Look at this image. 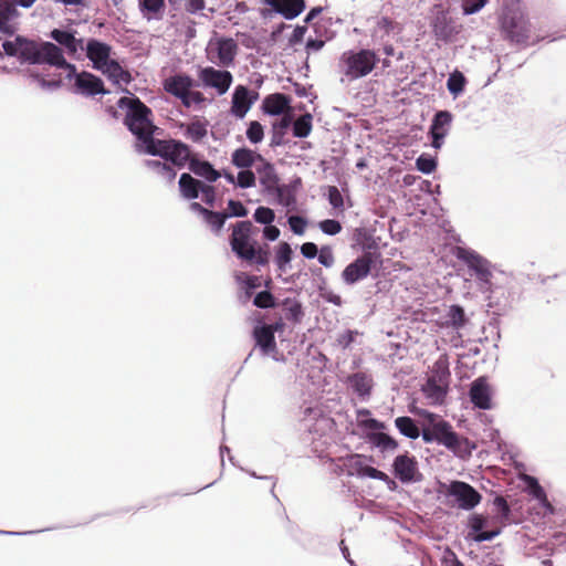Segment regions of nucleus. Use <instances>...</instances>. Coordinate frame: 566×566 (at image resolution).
Returning <instances> with one entry per match:
<instances>
[{
  "instance_id": "nucleus-1",
  "label": "nucleus",
  "mask_w": 566,
  "mask_h": 566,
  "mask_svg": "<svg viewBox=\"0 0 566 566\" xmlns=\"http://www.w3.org/2000/svg\"><path fill=\"white\" fill-rule=\"evenodd\" d=\"M419 415L428 422L421 429V437L426 443L437 442L461 459L471 457L475 446L468 438L458 434L447 420L428 410H421Z\"/></svg>"
},
{
  "instance_id": "nucleus-2",
  "label": "nucleus",
  "mask_w": 566,
  "mask_h": 566,
  "mask_svg": "<svg viewBox=\"0 0 566 566\" xmlns=\"http://www.w3.org/2000/svg\"><path fill=\"white\" fill-rule=\"evenodd\" d=\"M118 106L128 108L124 124L144 144V148L151 145L156 139L154 134L157 129L153 120V111L138 97H122L118 101Z\"/></svg>"
},
{
  "instance_id": "nucleus-3",
  "label": "nucleus",
  "mask_w": 566,
  "mask_h": 566,
  "mask_svg": "<svg viewBox=\"0 0 566 566\" xmlns=\"http://www.w3.org/2000/svg\"><path fill=\"white\" fill-rule=\"evenodd\" d=\"M151 156H158L172 166L184 168L191 161L193 153L190 146L179 139H155L151 145L144 148Z\"/></svg>"
},
{
  "instance_id": "nucleus-4",
  "label": "nucleus",
  "mask_w": 566,
  "mask_h": 566,
  "mask_svg": "<svg viewBox=\"0 0 566 566\" xmlns=\"http://www.w3.org/2000/svg\"><path fill=\"white\" fill-rule=\"evenodd\" d=\"M379 59L369 49H361L357 52L346 51L339 59V65L345 76L349 80H357L367 76L376 67Z\"/></svg>"
},
{
  "instance_id": "nucleus-5",
  "label": "nucleus",
  "mask_w": 566,
  "mask_h": 566,
  "mask_svg": "<svg viewBox=\"0 0 566 566\" xmlns=\"http://www.w3.org/2000/svg\"><path fill=\"white\" fill-rule=\"evenodd\" d=\"M258 229L249 220L239 221L232 226V233L230 235V247L232 252L240 259L244 260L252 256L251 248L256 244L253 234Z\"/></svg>"
},
{
  "instance_id": "nucleus-6",
  "label": "nucleus",
  "mask_w": 566,
  "mask_h": 566,
  "mask_svg": "<svg viewBox=\"0 0 566 566\" xmlns=\"http://www.w3.org/2000/svg\"><path fill=\"white\" fill-rule=\"evenodd\" d=\"M450 371L448 366L439 360L434 364L433 375L428 378L422 390L432 403H442L447 396L448 378Z\"/></svg>"
},
{
  "instance_id": "nucleus-7",
  "label": "nucleus",
  "mask_w": 566,
  "mask_h": 566,
  "mask_svg": "<svg viewBox=\"0 0 566 566\" xmlns=\"http://www.w3.org/2000/svg\"><path fill=\"white\" fill-rule=\"evenodd\" d=\"M379 258L380 254L376 252L368 251L363 253L343 270L342 279L348 285L366 279L371 271V266Z\"/></svg>"
},
{
  "instance_id": "nucleus-8",
  "label": "nucleus",
  "mask_w": 566,
  "mask_h": 566,
  "mask_svg": "<svg viewBox=\"0 0 566 566\" xmlns=\"http://www.w3.org/2000/svg\"><path fill=\"white\" fill-rule=\"evenodd\" d=\"M198 78L203 87L213 88L219 95L226 94L233 82L231 72L212 66L200 67Z\"/></svg>"
},
{
  "instance_id": "nucleus-9",
  "label": "nucleus",
  "mask_w": 566,
  "mask_h": 566,
  "mask_svg": "<svg viewBox=\"0 0 566 566\" xmlns=\"http://www.w3.org/2000/svg\"><path fill=\"white\" fill-rule=\"evenodd\" d=\"M447 494L454 497L458 506L462 510H472L482 499L472 485L462 481H452L448 486Z\"/></svg>"
},
{
  "instance_id": "nucleus-10",
  "label": "nucleus",
  "mask_w": 566,
  "mask_h": 566,
  "mask_svg": "<svg viewBox=\"0 0 566 566\" xmlns=\"http://www.w3.org/2000/svg\"><path fill=\"white\" fill-rule=\"evenodd\" d=\"M502 30L511 41L523 43L530 39L531 23L523 14L514 13L504 17Z\"/></svg>"
},
{
  "instance_id": "nucleus-11",
  "label": "nucleus",
  "mask_w": 566,
  "mask_h": 566,
  "mask_svg": "<svg viewBox=\"0 0 566 566\" xmlns=\"http://www.w3.org/2000/svg\"><path fill=\"white\" fill-rule=\"evenodd\" d=\"M193 85H195L193 80L188 74H185V73L171 75V76L167 77L163 83L164 90L168 94L179 98L181 101L182 105L188 104V101H185V98L187 97L188 91Z\"/></svg>"
},
{
  "instance_id": "nucleus-12",
  "label": "nucleus",
  "mask_w": 566,
  "mask_h": 566,
  "mask_svg": "<svg viewBox=\"0 0 566 566\" xmlns=\"http://www.w3.org/2000/svg\"><path fill=\"white\" fill-rule=\"evenodd\" d=\"M392 469L395 476L402 483L416 481V475L419 473L416 458L409 455L408 452L396 457Z\"/></svg>"
},
{
  "instance_id": "nucleus-13",
  "label": "nucleus",
  "mask_w": 566,
  "mask_h": 566,
  "mask_svg": "<svg viewBox=\"0 0 566 566\" xmlns=\"http://www.w3.org/2000/svg\"><path fill=\"white\" fill-rule=\"evenodd\" d=\"M451 122L452 114L449 111H439L434 114L429 132L433 148H441L443 139L448 135Z\"/></svg>"
},
{
  "instance_id": "nucleus-14",
  "label": "nucleus",
  "mask_w": 566,
  "mask_h": 566,
  "mask_svg": "<svg viewBox=\"0 0 566 566\" xmlns=\"http://www.w3.org/2000/svg\"><path fill=\"white\" fill-rule=\"evenodd\" d=\"M74 85L76 87V92L87 96L107 93L103 81L98 76L86 71L75 75Z\"/></svg>"
},
{
  "instance_id": "nucleus-15",
  "label": "nucleus",
  "mask_w": 566,
  "mask_h": 566,
  "mask_svg": "<svg viewBox=\"0 0 566 566\" xmlns=\"http://www.w3.org/2000/svg\"><path fill=\"white\" fill-rule=\"evenodd\" d=\"M458 258L464 261L468 266L475 272L479 280L489 282L492 276L489 262L475 253L474 251L461 249L458 253Z\"/></svg>"
},
{
  "instance_id": "nucleus-16",
  "label": "nucleus",
  "mask_w": 566,
  "mask_h": 566,
  "mask_svg": "<svg viewBox=\"0 0 566 566\" xmlns=\"http://www.w3.org/2000/svg\"><path fill=\"white\" fill-rule=\"evenodd\" d=\"M217 61L216 63L222 67L233 65L239 51L238 43L232 38H221L216 43ZM212 62L214 60L210 57Z\"/></svg>"
},
{
  "instance_id": "nucleus-17",
  "label": "nucleus",
  "mask_w": 566,
  "mask_h": 566,
  "mask_svg": "<svg viewBox=\"0 0 566 566\" xmlns=\"http://www.w3.org/2000/svg\"><path fill=\"white\" fill-rule=\"evenodd\" d=\"M112 48L107 43L96 39L88 40L86 44V56L92 61L94 69L102 70L111 60Z\"/></svg>"
},
{
  "instance_id": "nucleus-18",
  "label": "nucleus",
  "mask_w": 566,
  "mask_h": 566,
  "mask_svg": "<svg viewBox=\"0 0 566 566\" xmlns=\"http://www.w3.org/2000/svg\"><path fill=\"white\" fill-rule=\"evenodd\" d=\"M470 400L479 409H490L491 403V389L484 377L475 379L470 388Z\"/></svg>"
},
{
  "instance_id": "nucleus-19",
  "label": "nucleus",
  "mask_w": 566,
  "mask_h": 566,
  "mask_svg": "<svg viewBox=\"0 0 566 566\" xmlns=\"http://www.w3.org/2000/svg\"><path fill=\"white\" fill-rule=\"evenodd\" d=\"M256 97L258 94L250 97V92L245 86H237L232 95L231 113L238 118H243Z\"/></svg>"
},
{
  "instance_id": "nucleus-20",
  "label": "nucleus",
  "mask_w": 566,
  "mask_h": 566,
  "mask_svg": "<svg viewBox=\"0 0 566 566\" xmlns=\"http://www.w3.org/2000/svg\"><path fill=\"white\" fill-rule=\"evenodd\" d=\"M275 12L292 20L305 9V0H264Z\"/></svg>"
},
{
  "instance_id": "nucleus-21",
  "label": "nucleus",
  "mask_w": 566,
  "mask_h": 566,
  "mask_svg": "<svg viewBox=\"0 0 566 566\" xmlns=\"http://www.w3.org/2000/svg\"><path fill=\"white\" fill-rule=\"evenodd\" d=\"M50 36L63 46L70 56L76 55L77 51L83 49V39H76L73 32L53 29Z\"/></svg>"
},
{
  "instance_id": "nucleus-22",
  "label": "nucleus",
  "mask_w": 566,
  "mask_h": 566,
  "mask_svg": "<svg viewBox=\"0 0 566 566\" xmlns=\"http://www.w3.org/2000/svg\"><path fill=\"white\" fill-rule=\"evenodd\" d=\"M252 335L255 340V345L260 347L264 355L276 352L277 346L275 342V335L272 333L270 327H266V324L255 326L253 328Z\"/></svg>"
},
{
  "instance_id": "nucleus-23",
  "label": "nucleus",
  "mask_w": 566,
  "mask_h": 566,
  "mask_svg": "<svg viewBox=\"0 0 566 566\" xmlns=\"http://www.w3.org/2000/svg\"><path fill=\"white\" fill-rule=\"evenodd\" d=\"M40 64H49L59 67L66 65V60L63 55L62 49L52 42L41 43Z\"/></svg>"
},
{
  "instance_id": "nucleus-24",
  "label": "nucleus",
  "mask_w": 566,
  "mask_h": 566,
  "mask_svg": "<svg viewBox=\"0 0 566 566\" xmlns=\"http://www.w3.org/2000/svg\"><path fill=\"white\" fill-rule=\"evenodd\" d=\"M290 98L282 94L275 93L268 95L262 103V109L269 115H281L290 107Z\"/></svg>"
},
{
  "instance_id": "nucleus-25",
  "label": "nucleus",
  "mask_w": 566,
  "mask_h": 566,
  "mask_svg": "<svg viewBox=\"0 0 566 566\" xmlns=\"http://www.w3.org/2000/svg\"><path fill=\"white\" fill-rule=\"evenodd\" d=\"M19 11L11 0H0V32L12 35L14 28L10 24V20L19 17Z\"/></svg>"
},
{
  "instance_id": "nucleus-26",
  "label": "nucleus",
  "mask_w": 566,
  "mask_h": 566,
  "mask_svg": "<svg viewBox=\"0 0 566 566\" xmlns=\"http://www.w3.org/2000/svg\"><path fill=\"white\" fill-rule=\"evenodd\" d=\"M188 167L195 175L202 177L210 182L217 181L221 176V174L216 170L209 161L200 160L197 154L193 155Z\"/></svg>"
},
{
  "instance_id": "nucleus-27",
  "label": "nucleus",
  "mask_w": 566,
  "mask_h": 566,
  "mask_svg": "<svg viewBox=\"0 0 566 566\" xmlns=\"http://www.w3.org/2000/svg\"><path fill=\"white\" fill-rule=\"evenodd\" d=\"M255 161H263V157L245 147L235 149L231 156V163L241 169H249Z\"/></svg>"
},
{
  "instance_id": "nucleus-28",
  "label": "nucleus",
  "mask_w": 566,
  "mask_h": 566,
  "mask_svg": "<svg viewBox=\"0 0 566 566\" xmlns=\"http://www.w3.org/2000/svg\"><path fill=\"white\" fill-rule=\"evenodd\" d=\"M261 163H262V165L258 168V174L260 176V182L268 191H274L276 188L280 187L279 177L275 172V168L272 164L266 161L264 158H263V161H261Z\"/></svg>"
},
{
  "instance_id": "nucleus-29",
  "label": "nucleus",
  "mask_w": 566,
  "mask_h": 566,
  "mask_svg": "<svg viewBox=\"0 0 566 566\" xmlns=\"http://www.w3.org/2000/svg\"><path fill=\"white\" fill-rule=\"evenodd\" d=\"M101 71L116 84L120 82L128 84L132 81L129 72L115 60H109Z\"/></svg>"
},
{
  "instance_id": "nucleus-30",
  "label": "nucleus",
  "mask_w": 566,
  "mask_h": 566,
  "mask_svg": "<svg viewBox=\"0 0 566 566\" xmlns=\"http://www.w3.org/2000/svg\"><path fill=\"white\" fill-rule=\"evenodd\" d=\"M202 182L195 179L190 174L184 172L179 178V189L186 199H197L199 197Z\"/></svg>"
},
{
  "instance_id": "nucleus-31",
  "label": "nucleus",
  "mask_w": 566,
  "mask_h": 566,
  "mask_svg": "<svg viewBox=\"0 0 566 566\" xmlns=\"http://www.w3.org/2000/svg\"><path fill=\"white\" fill-rule=\"evenodd\" d=\"M368 441L381 452H394L399 443L396 439L385 432H371L367 434Z\"/></svg>"
},
{
  "instance_id": "nucleus-32",
  "label": "nucleus",
  "mask_w": 566,
  "mask_h": 566,
  "mask_svg": "<svg viewBox=\"0 0 566 566\" xmlns=\"http://www.w3.org/2000/svg\"><path fill=\"white\" fill-rule=\"evenodd\" d=\"M208 123L193 120L189 124H181L180 128H185L184 135L192 143H200L208 135Z\"/></svg>"
},
{
  "instance_id": "nucleus-33",
  "label": "nucleus",
  "mask_w": 566,
  "mask_h": 566,
  "mask_svg": "<svg viewBox=\"0 0 566 566\" xmlns=\"http://www.w3.org/2000/svg\"><path fill=\"white\" fill-rule=\"evenodd\" d=\"M138 6L144 18L159 20L165 9V0H139Z\"/></svg>"
},
{
  "instance_id": "nucleus-34",
  "label": "nucleus",
  "mask_w": 566,
  "mask_h": 566,
  "mask_svg": "<svg viewBox=\"0 0 566 566\" xmlns=\"http://www.w3.org/2000/svg\"><path fill=\"white\" fill-rule=\"evenodd\" d=\"M17 42L22 44L20 50L21 59L32 64H40L41 44L33 41H27L20 36L17 38Z\"/></svg>"
},
{
  "instance_id": "nucleus-35",
  "label": "nucleus",
  "mask_w": 566,
  "mask_h": 566,
  "mask_svg": "<svg viewBox=\"0 0 566 566\" xmlns=\"http://www.w3.org/2000/svg\"><path fill=\"white\" fill-rule=\"evenodd\" d=\"M395 426L402 436L409 439L415 440L421 436V431L417 426L416 421L408 416H401L396 418Z\"/></svg>"
},
{
  "instance_id": "nucleus-36",
  "label": "nucleus",
  "mask_w": 566,
  "mask_h": 566,
  "mask_svg": "<svg viewBox=\"0 0 566 566\" xmlns=\"http://www.w3.org/2000/svg\"><path fill=\"white\" fill-rule=\"evenodd\" d=\"M146 166L169 182H172L177 176L174 166L166 161L150 159L146 161Z\"/></svg>"
},
{
  "instance_id": "nucleus-37",
  "label": "nucleus",
  "mask_w": 566,
  "mask_h": 566,
  "mask_svg": "<svg viewBox=\"0 0 566 566\" xmlns=\"http://www.w3.org/2000/svg\"><path fill=\"white\" fill-rule=\"evenodd\" d=\"M349 382L359 396H369L373 386V380L369 376L357 373L349 377Z\"/></svg>"
},
{
  "instance_id": "nucleus-38",
  "label": "nucleus",
  "mask_w": 566,
  "mask_h": 566,
  "mask_svg": "<svg viewBox=\"0 0 566 566\" xmlns=\"http://www.w3.org/2000/svg\"><path fill=\"white\" fill-rule=\"evenodd\" d=\"M432 31L437 40L449 41L454 34L453 28L449 24L444 17L437 18L432 25Z\"/></svg>"
},
{
  "instance_id": "nucleus-39",
  "label": "nucleus",
  "mask_w": 566,
  "mask_h": 566,
  "mask_svg": "<svg viewBox=\"0 0 566 566\" xmlns=\"http://www.w3.org/2000/svg\"><path fill=\"white\" fill-rule=\"evenodd\" d=\"M524 481L526 482L530 494L532 496L538 500L543 505L552 507L544 489L539 485L538 481L534 476L525 475Z\"/></svg>"
},
{
  "instance_id": "nucleus-40",
  "label": "nucleus",
  "mask_w": 566,
  "mask_h": 566,
  "mask_svg": "<svg viewBox=\"0 0 566 566\" xmlns=\"http://www.w3.org/2000/svg\"><path fill=\"white\" fill-rule=\"evenodd\" d=\"M312 115L306 113L293 124V135L298 138L307 137L312 130Z\"/></svg>"
},
{
  "instance_id": "nucleus-41",
  "label": "nucleus",
  "mask_w": 566,
  "mask_h": 566,
  "mask_svg": "<svg viewBox=\"0 0 566 566\" xmlns=\"http://www.w3.org/2000/svg\"><path fill=\"white\" fill-rule=\"evenodd\" d=\"M229 218L227 212L206 211L203 216L205 221L211 228L214 233H219L224 226L226 220Z\"/></svg>"
},
{
  "instance_id": "nucleus-42",
  "label": "nucleus",
  "mask_w": 566,
  "mask_h": 566,
  "mask_svg": "<svg viewBox=\"0 0 566 566\" xmlns=\"http://www.w3.org/2000/svg\"><path fill=\"white\" fill-rule=\"evenodd\" d=\"M283 305L285 318L293 323H300L304 315L301 303L287 298L284 301Z\"/></svg>"
},
{
  "instance_id": "nucleus-43",
  "label": "nucleus",
  "mask_w": 566,
  "mask_h": 566,
  "mask_svg": "<svg viewBox=\"0 0 566 566\" xmlns=\"http://www.w3.org/2000/svg\"><path fill=\"white\" fill-rule=\"evenodd\" d=\"M253 255L245 258L243 261L249 263H255L256 265H268L270 262V251L266 248L260 247L258 243L251 248Z\"/></svg>"
},
{
  "instance_id": "nucleus-44",
  "label": "nucleus",
  "mask_w": 566,
  "mask_h": 566,
  "mask_svg": "<svg viewBox=\"0 0 566 566\" xmlns=\"http://www.w3.org/2000/svg\"><path fill=\"white\" fill-rule=\"evenodd\" d=\"M449 324L455 328H462L467 324L464 310L459 305H452L448 313Z\"/></svg>"
},
{
  "instance_id": "nucleus-45",
  "label": "nucleus",
  "mask_w": 566,
  "mask_h": 566,
  "mask_svg": "<svg viewBox=\"0 0 566 566\" xmlns=\"http://www.w3.org/2000/svg\"><path fill=\"white\" fill-rule=\"evenodd\" d=\"M292 249L291 245L287 242H281L277 245L276 254H275V262L280 270H284L286 264L292 259Z\"/></svg>"
},
{
  "instance_id": "nucleus-46",
  "label": "nucleus",
  "mask_w": 566,
  "mask_h": 566,
  "mask_svg": "<svg viewBox=\"0 0 566 566\" xmlns=\"http://www.w3.org/2000/svg\"><path fill=\"white\" fill-rule=\"evenodd\" d=\"M464 85L465 77L459 71H454L453 73H451L447 81V87L449 92L453 95L460 94L464 90Z\"/></svg>"
},
{
  "instance_id": "nucleus-47",
  "label": "nucleus",
  "mask_w": 566,
  "mask_h": 566,
  "mask_svg": "<svg viewBox=\"0 0 566 566\" xmlns=\"http://www.w3.org/2000/svg\"><path fill=\"white\" fill-rule=\"evenodd\" d=\"M247 137L252 144H259L264 138V129L261 123L252 120L247 129Z\"/></svg>"
},
{
  "instance_id": "nucleus-48",
  "label": "nucleus",
  "mask_w": 566,
  "mask_h": 566,
  "mask_svg": "<svg viewBox=\"0 0 566 566\" xmlns=\"http://www.w3.org/2000/svg\"><path fill=\"white\" fill-rule=\"evenodd\" d=\"M254 306L259 308H272L276 305L274 295L269 291H262L254 296Z\"/></svg>"
},
{
  "instance_id": "nucleus-49",
  "label": "nucleus",
  "mask_w": 566,
  "mask_h": 566,
  "mask_svg": "<svg viewBox=\"0 0 566 566\" xmlns=\"http://www.w3.org/2000/svg\"><path fill=\"white\" fill-rule=\"evenodd\" d=\"M254 220L261 224H271L275 219V213L268 207H259L254 211Z\"/></svg>"
},
{
  "instance_id": "nucleus-50",
  "label": "nucleus",
  "mask_w": 566,
  "mask_h": 566,
  "mask_svg": "<svg viewBox=\"0 0 566 566\" xmlns=\"http://www.w3.org/2000/svg\"><path fill=\"white\" fill-rule=\"evenodd\" d=\"M416 167L423 174H431L436 169L437 163L432 157L421 155L416 160Z\"/></svg>"
},
{
  "instance_id": "nucleus-51",
  "label": "nucleus",
  "mask_w": 566,
  "mask_h": 566,
  "mask_svg": "<svg viewBox=\"0 0 566 566\" xmlns=\"http://www.w3.org/2000/svg\"><path fill=\"white\" fill-rule=\"evenodd\" d=\"M237 184L241 188H251L255 186V175L250 169H242L238 174Z\"/></svg>"
},
{
  "instance_id": "nucleus-52",
  "label": "nucleus",
  "mask_w": 566,
  "mask_h": 566,
  "mask_svg": "<svg viewBox=\"0 0 566 566\" xmlns=\"http://www.w3.org/2000/svg\"><path fill=\"white\" fill-rule=\"evenodd\" d=\"M346 465L350 469V474L357 473L358 475H363L364 468H366V464L363 462V455L360 454H353L348 457Z\"/></svg>"
},
{
  "instance_id": "nucleus-53",
  "label": "nucleus",
  "mask_w": 566,
  "mask_h": 566,
  "mask_svg": "<svg viewBox=\"0 0 566 566\" xmlns=\"http://www.w3.org/2000/svg\"><path fill=\"white\" fill-rule=\"evenodd\" d=\"M317 258L318 262L326 268H331L335 262V256L329 245H323L318 250Z\"/></svg>"
},
{
  "instance_id": "nucleus-54",
  "label": "nucleus",
  "mask_w": 566,
  "mask_h": 566,
  "mask_svg": "<svg viewBox=\"0 0 566 566\" xmlns=\"http://www.w3.org/2000/svg\"><path fill=\"white\" fill-rule=\"evenodd\" d=\"M319 229L328 235H335L342 231V224L337 220L326 219L319 222Z\"/></svg>"
},
{
  "instance_id": "nucleus-55",
  "label": "nucleus",
  "mask_w": 566,
  "mask_h": 566,
  "mask_svg": "<svg viewBox=\"0 0 566 566\" xmlns=\"http://www.w3.org/2000/svg\"><path fill=\"white\" fill-rule=\"evenodd\" d=\"M328 201L334 209H342L344 207V199L336 186H329L327 189Z\"/></svg>"
},
{
  "instance_id": "nucleus-56",
  "label": "nucleus",
  "mask_w": 566,
  "mask_h": 566,
  "mask_svg": "<svg viewBox=\"0 0 566 566\" xmlns=\"http://www.w3.org/2000/svg\"><path fill=\"white\" fill-rule=\"evenodd\" d=\"M237 282L244 284L248 290H255L261 286V280L256 275H248L245 273H240L235 276Z\"/></svg>"
},
{
  "instance_id": "nucleus-57",
  "label": "nucleus",
  "mask_w": 566,
  "mask_h": 566,
  "mask_svg": "<svg viewBox=\"0 0 566 566\" xmlns=\"http://www.w3.org/2000/svg\"><path fill=\"white\" fill-rule=\"evenodd\" d=\"M489 0H462V10L465 14L480 11Z\"/></svg>"
},
{
  "instance_id": "nucleus-58",
  "label": "nucleus",
  "mask_w": 566,
  "mask_h": 566,
  "mask_svg": "<svg viewBox=\"0 0 566 566\" xmlns=\"http://www.w3.org/2000/svg\"><path fill=\"white\" fill-rule=\"evenodd\" d=\"M277 195L280 203L285 207H290L295 202L293 193L286 188V186H280L274 190Z\"/></svg>"
},
{
  "instance_id": "nucleus-59",
  "label": "nucleus",
  "mask_w": 566,
  "mask_h": 566,
  "mask_svg": "<svg viewBox=\"0 0 566 566\" xmlns=\"http://www.w3.org/2000/svg\"><path fill=\"white\" fill-rule=\"evenodd\" d=\"M228 210L229 217H245L248 214V209L242 202L232 199L228 201Z\"/></svg>"
},
{
  "instance_id": "nucleus-60",
  "label": "nucleus",
  "mask_w": 566,
  "mask_h": 566,
  "mask_svg": "<svg viewBox=\"0 0 566 566\" xmlns=\"http://www.w3.org/2000/svg\"><path fill=\"white\" fill-rule=\"evenodd\" d=\"M289 224H290L291 230L295 234L301 235L305 231L306 220L303 217H300V216H291L289 218Z\"/></svg>"
},
{
  "instance_id": "nucleus-61",
  "label": "nucleus",
  "mask_w": 566,
  "mask_h": 566,
  "mask_svg": "<svg viewBox=\"0 0 566 566\" xmlns=\"http://www.w3.org/2000/svg\"><path fill=\"white\" fill-rule=\"evenodd\" d=\"M493 504L503 518H505V520L509 518L511 509H510L507 501L503 496H501V495L496 496L494 499Z\"/></svg>"
},
{
  "instance_id": "nucleus-62",
  "label": "nucleus",
  "mask_w": 566,
  "mask_h": 566,
  "mask_svg": "<svg viewBox=\"0 0 566 566\" xmlns=\"http://www.w3.org/2000/svg\"><path fill=\"white\" fill-rule=\"evenodd\" d=\"M361 476H368L384 482L389 481V476L385 472L369 465H366V468H364V473Z\"/></svg>"
},
{
  "instance_id": "nucleus-63",
  "label": "nucleus",
  "mask_w": 566,
  "mask_h": 566,
  "mask_svg": "<svg viewBox=\"0 0 566 566\" xmlns=\"http://www.w3.org/2000/svg\"><path fill=\"white\" fill-rule=\"evenodd\" d=\"M301 253L306 259H313L318 253V248L313 242H305L301 245Z\"/></svg>"
},
{
  "instance_id": "nucleus-64",
  "label": "nucleus",
  "mask_w": 566,
  "mask_h": 566,
  "mask_svg": "<svg viewBox=\"0 0 566 566\" xmlns=\"http://www.w3.org/2000/svg\"><path fill=\"white\" fill-rule=\"evenodd\" d=\"M377 28L385 34H389L395 29V22L388 17H381L377 21Z\"/></svg>"
}]
</instances>
